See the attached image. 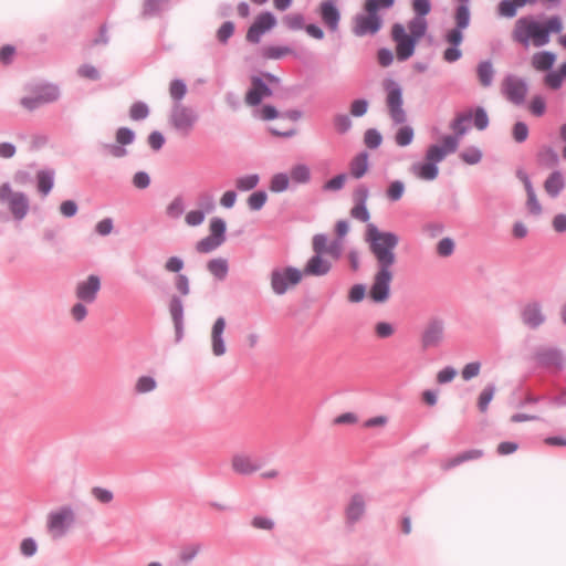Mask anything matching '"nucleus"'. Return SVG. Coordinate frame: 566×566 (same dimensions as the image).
Wrapping results in <instances>:
<instances>
[{"label": "nucleus", "mask_w": 566, "mask_h": 566, "mask_svg": "<svg viewBox=\"0 0 566 566\" xmlns=\"http://www.w3.org/2000/svg\"><path fill=\"white\" fill-rule=\"evenodd\" d=\"M366 240L377 261L368 296L375 303H385L390 296V284L395 275V249L398 237L391 232H381L374 224H368Z\"/></svg>", "instance_id": "1"}, {"label": "nucleus", "mask_w": 566, "mask_h": 566, "mask_svg": "<svg viewBox=\"0 0 566 566\" xmlns=\"http://www.w3.org/2000/svg\"><path fill=\"white\" fill-rule=\"evenodd\" d=\"M427 21L416 17L407 25L396 23L391 28V38L396 44V56L399 61H406L412 56L416 44L426 34Z\"/></svg>", "instance_id": "2"}, {"label": "nucleus", "mask_w": 566, "mask_h": 566, "mask_svg": "<svg viewBox=\"0 0 566 566\" xmlns=\"http://www.w3.org/2000/svg\"><path fill=\"white\" fill-rule=\"evenodd\" d=\"M395 0H366L365 12L354 19L353 32L358 36L375 34L382 24L379 11L394 6Z\"/></svg>", "instance_id": "3"}, {"label": "nucleus", "mask_w": 566, "mask_h": 566, "mask_svg": "<svg viewBox=\"0 0 566 566\" xmlns=\"http://www.w3.org/2000/svg\"><path fill=\"white\" fill-rule=\"evenodd\" d=\"M512 40L524 46L533 44L536 48L549 42V38L542 31V23L531 17H523L515 21Z\"/></svg>", "instance_id": "4"}, {"label": "nucleus", "mask_w": 566, "mask_h": 566, "mask_svg": "<svg viewBox=\"0 0 566 566\" xmlns=\"http://www.w3.org/2000/svg\"><path fill=\"white\" fill-rule=\"evenodd\" d=\"M75 520L71 507L64 506L51 512L46 520V530L53 539L61 538L71 528Z\"/></svg>", "instance_id": "5"}, {"label": "nucleus", "mask_w": 566, "mask_h": 566, "mask_svg": "<svg viewBox=\"0 0 566 566\" xmlns=\"http://www.w3.org/2000/svg\"><path fill=\"white\" fill-rule=\"evenodd\" d=\"M382 86L386 91V105L391 119L396 124H402L406 122V112L402 108V92L400 86L390 78H386L382 82Z\"/></svg>", "instance_id": "6"}, {"label": "nucleus", "mask_w": 566, "mask_h": 566, "mask_svg": "<svg viewBox=\"0 0 566 566\" xmlns=\"http://www.w3.org/2000/svg\"><path fill=\"white\" fill-rule=\"evenodd\" d=\"M303 275L301 270L292 266L273 270L271 273V286L273 292L277 295L286 293L302 281Z\"/></svg>", "instance_id": "7"}, {"label": "nucleus", "mask_w": 566, "mask_h": 566, "mask_svg": "<svg viewBox=\"0 0 566 566\" xmlns=\"http://www.w3.org/2000/svg\"><path fill=\"white\" fill-rule=\"evenodd\" d=\"M0 201L6 202L13 218L22 220L29 211V201L24 193L13 191L8 184L0 187Z\"/></svg>", "instance_id": "8"}, {"label": "nucleus", "mask_w": 566, "mask_h": 566, "mask_svg": "<svg viewBox=\"0 0 566 566\" xmlns=\"http://www.w3.org/2000/svg\"><path fill=\"white\" fill-rule=\"evenodd\" d=\"M198 119L197 113L185 105H176L170 114L169 120L171 126L184 136L190 134Z\"/></svg>", "instance_id": "9"}, {"label": "nucleus", "mask_w": 566, "mask_h": 566, "mask_svg": "<svg viewBox=\"0 0 566 566\" xmlns=\"http://www.w3.org/2000/svg\"><path fill=\"white\" fill-rule=\"evenodd\" d=\"M101 290V279L97 275H88L85 280L77 282L75 286V296L78 301L93 303L97 298Z\"/></svg>", "instance_id": "10"}, {"label": "nucleus", "mask_w": 566, "mask_h": 566, "mask_svg": "<svg viewBox=\"0 0 566 566\" xmlns=\"http://www.w3.org/2000/svg\"><path fill=\"white\" fill-rule=\"evenodd\" d=\"M502 93L510 102L522 104L527 94V85L522 78L509 76L502 82Z\"/></svg>", "instance_id": "11"}, {"label": "nucleus", "mask_w": 566, "mask_h": 566, "mask_svg": "<svg viewBox=\"0 0 566 566\" xmlns=\"http://www.w3.org/2000/svg\"><path fill=\"white\" fill-rule=\"evenodd\" d=\"M459 145L458 137L446 136L442 139V145H431L426 153V160L437 165L442 161L444 157L457 150Z\"/></svg>", "instance_id": "12"}, {"label": "nucleus", "mask_w": 566, "mask_h": 566, "mask_svg": "<svg viewBox=\"0 0 566 566\" xmlns=\"http://www.w3.org/2000/svg\"><path fill=\"white\" fill-rule=\"evenodd\" d=\"M312 248L314 252L323 253L329 260L336 261L342 255L343 243L340 240L328 243L324 234H316L313 237Z\"/></svg>", "instance_id": "13"}, {"label": "nucleus", "mask_w": 566, "mask_h": 566, "mask_svg": "<svg viewBox=\"0 0 566 566\" xmlns=\"http://www.w3.org/2000/svg\"><path fill=\"white\" fill-rule=\"evenodd\" d=\"M276 23L275 17L270 12L261 13L256 17L253 24L247 32V40L252 43H258L261 35L271 30Z\"/></svg>", "instance_id": "14"}, {"label": "nucleus", "mask_w": 566, "mask_h": 566, "mask_svg": "<svg viewBox=\"0 0 566 566\" xmlns=\"http://www.w3.org/2000/svg\"><path fill=\"white\" fill-rule=\"evenodd\" d=\"M331 269V260L323 253L314 252V255L307 261L302 272L304 275L323 276L326 275Z\"/></svg>", "instance_id": "15"}, {"label": "nucleus", "mask_w": 566, "mask_h": 566, "mask_svg": "<svg viewBox=\"0 0 566 566\" xmlns=\"http://www.w3.org/2000/svg\"><path fill=\"white\" fill-rule=\"evenodd\" d=\"M522 322L530 328H537L545 322V315L541 304L527 303L521 312Z\"/></svg>", "instance_id": "16"}, {"label": "nucleus", "mask_w": 566, "mask_h": 566, "mask_svg": "<svg viewBox=\"0 0 566 566\" xmlns=\"http://www.w3.org/2000/svg\"><path fill=\"white\" fill-rule=\"evenodd\" d=\"M272 95L270 87L260 78L252 77L251 88L245 94V103L251 106H255L261 103L265 97Z\"/></svg>", "instance_id": "17"}, {"label": "nucleus", "mask_w": 566, "mask_h": 566, "mask_svg": "<svg viewBox=\"0 0 566 566\" xmlns=\"http://www.w3.org/2000/svg\"><path fill=\"white\" fill-rule=\"evenodd\" d=\"M539 366L546 368L560 369L563 366V357L555 348H541L534 356Z\"/></svg>", "instance_id": "18"}, {"label": "nucleus", "mask_w": 566, "mask_h": 566, "mask_svg": "<svg viewBox=\"0 0 566 566\" xmlns=\"http://www.w3.org/2000/svg\"><path fill=\"white\" fill-rule=\"evenodd\" d=\"M226 328V319L223 317L217 318L211 329V345L212 352L216 356H221L226 353V344L222 334Z\"/></svg>", "instance_id": "19"}, {"label": "nucleus", "mask_w": 566, "mask_h": 566, "mask_svg": "<svg viewBox=\"0 0 566 566\" xmlns=\"http://www.w3.org/2000/svg\"><path fill=\"white\" fill-rule=\"evenodd\" d=\"M231 468L239 474L249 475L258 471L260 465L250 455L235 454L231 459Z\"/></svg>", "instance_id": "20"}, {"label": "nucleus", "mask_w": 566, "mask_h": 566, "mask_svg": "<svg viewBox=\"0 0 566 566\" xmlns=\"http://www.w3.org/2000/svg\"><path fill=\"white\" fill-rule=\"evenodd\" d=\"M321 18L327 28L335 31L339 21V12L332 0L323 1L319 6Z\"/></svg>", "instance_id": "21"}, {"label": "nucleus", "mask_w": 566, "mask_h": 566, "mask_svg": "<svg viewBox=\"0 0 566 566\" xmlns=\"http://www.w3.org/2000/svg\"><path fill=\"white\" fill-rule=\"evenodd\" d=\"M366 510V501L363 495L355 494L346 507L345 514L348 523H355L361 518Z\"/></svg>", "instance_id": "22"}, {"label": "nucleus", "mask_w": 566, "mask_h": 566, "mask_svg": "<svg viewBox=\"0 0 566 566\" xmlns=\"http://www.w3.org/2000/svg\"><path fill=\"white\" fill-rule=\"evenodd\" d=\"M443 339V326L441 323H431L422 334V346L424 348L438 346Z\"/></svg>", "instance_id": "23"}, {"label": "nucleus", "mask_w": 566, "mask_h": 566, "mask_svg": "<svg viewBox=\"0 0 566 566\" xmlns=\"http://www.w3.org/2000/svg\"><path fill=\"white\" fill-rule=\"evenodd\" d=\"M556 61V55L549 51L536 52L531 57V65L539 72H546L552 69Z\"/></svg>", "instance_id": "24"}, {"label": "nucleus", "mask_w": 566, "mask_h": 566, "mask_svg": "<svg viewBox=\"0 0 566 566\" xmlns=\"http://www.w3.org/2000/svg\"><path fill=\"white\" fill-rule=\"evenodd\" d=\"M536 0H502L497 11L501 17L513 18L517 10L526 4H533Z\"/></svg>", "instance_id": "25"}, {"label": "nucleus", "mask_w": 566, "mask_h": 566, "mask_svg": "<svg viewBox=\"0 0 566 566\" xmlns=\"http://www.w3.org/2000/svg\"><path fill=\"white\" fill-rule=\"evenodd\" d=\"M438 171L437 165L428 160L411 166V172L423 180H433L438 176Z\"/></svg>", "instance_id": "26"}, {"label": "nucleus", "mask_w": 566, "mask_h": 566, "mask_svg": "<svg viewBox=\"0 0 566 566\" xmlns=\"http://www.w3.org/2000/svg\"><path fill=\"white\" fill-rule=\"evenodd\" d=\"M368 170V155L367 153H360L356 155L350 164L349 171L354 178H361Z\"/></svg>", "instance_id": "27"}, {"label": "nucleus", "mask_w": 566, "mask_h": 566, "mask_svg": "<svg viewBox=\"0 0 566 566\" xmlns=\"http://www.w3.org/2000/svg\"><path fill=\"white\" fill-rule=\"evenodd\" d=\"M565 78H566V62L563 63L557 71L547 73L544 77V84L552 90H557L562 86L563 81Z\"/></svg>", "instance_id": "28"}, {"label": "nucleus", "mask_w": 566, "mask_h": 566, "mask_svg": "<svg viewBox=\"0 0 566 566\" xmlns=\"http://www.w3.org/2000/svg\"><path fill=\"white\" fill-rule=\"evenodd\" d=\"M564 186V178L559 171L549 175L544 184L545 191L552 197H556L563 190Z\"/></svg>", "instance_id": "29"}, {"label": "nucleus", "mask_w": 566, "mask_h": 566, "mask_svg": "<svg viewBox=\"0 0 566 566\" xmlns=\"http://www.w3.org/2000/svg\"><path fill=\"white\" fill-rule=\"evenodd\" d=\"M35 93L41 104L55 102L60 96L59 88L51 84L40 86Z\"/></svg>", "instance_id": "30"}, {"label": "nucleus", "mask_w": 566, "mask_h": 566, "mask_svg": "<svg viewBox=\"0 0 566 566\" xmlns=\"http://www.w3.org/2000/svg\"><path fill=\"white\" fill-rule=\"evenodd\" d=\"M38 180V190L43 195L46 196L52 187H53V174L50 171H39L36 175Z\"/></svg>", "instance_id": "31"}, {"label": "nucleus", "mask_w": 566, "mask_h": 566, "mask_svg": "<svg viewBox=\"0 0 566 566\" xmlns=\"http://www.w3.org/2000/svg\"><path fill=\"white\" fill-rule=\"evenodd\" d=\"M208 270L219 280H223L228 273V263L224 259H213L208 262Z\"/></svg>", "instance_id": "32"}, {"label": "nucleus", "mask_w": 566, "mask_h": 566, "mask_svg": "<svg viewBox=\"0 0 566 566\" xmlns=\"http://www.w3.org/2000/svg\"><path fill=\"white\" fill-rule=\"evenodd\" d=\"M523 181H524L525 189L527 192V208L532 213L539 214L542 211V208H541V205H539V202L536 198V195L533 190V187H532L530 180L527 179V177H525Z\"/></svg>", "instance_id": "33"}, {"label": "nucleus", "mask_w": 566, "mask_h": 566, "mask_svg": "<svg viewBox=\"0 0 566 566\" xmlns=\"http://www.w3.org/2000/svg\"><path fill=\"white\" fill-rule=\"evenodd\" d=\"M290 175L291 179L296 184H305L311 178L310 168L305 165H296L292 167Z\"/></svg>", "instance_id": "34"}, {"label": "nucleus", "mask_w": 566, "mask_h": 566, "mask_svg": "<svg viewBox=\"0 0 566 566\" xmlns=\"http://www.w3.org/2000/svg\"><path fill=\"white\" fill-rule=\"evenodd\" d=\"M493 67L490 62H482L478 66L479 81L483 86H489L493 80Z\"/></svg>", "instance_id": "35"}, {"label": "nucleus", "mask_w": 566, "mask_h": 566, "mask_svg": "<svg viewBox=\"0 0 566 566\" xmlns=\"http://www.w3.org/2000/svg\"><path fill=\"white\" fill-rule=\"evenodd\" d=\"M209 230H210V235L213 239L220 240V243L222 244L224 241L226 222L220 218H213L210 221Z\"/></svg>", "instance_id": "36"}, {"label": "nucleus", "mask_w": 566, "mask_h": 566, "mask_svg": "<svg viewBox=\"0 0 566 566\" xmlns=\"http://www.w3.org/2000/svg\"><path fill=\"white\" fill-rule=\"evenodd\" d=\"M564 25L559 17H551L542 24V31L549 38V33L562 32Z\"/></svg>", "instance_id": "37"}, {"label": "nucleus", "mask_w": 566, "mask_h": 566, "mask_svg": "<svg viewBox=\"0 0 566 566\" xmlns=\"http://www.w3.org/2000/svg\"><path fill=\"white\" fill-rule=\"evenodd\" d=\"M495 392V388L493 386L485 387L478 398V407L481 412H485L488 410L489 403L493 399Z\"/></svg>", "instance_id": "38"}, {"label": "nucleus", "mask_w": 566, "mask_h": 566, "mask_svg": "<svg viewBox=\"0 0 566 566\" xmlns=\"http://www.w3.org/2000/svg\"><path fill=\"white\" fill-rule=\"evenodd\" d=\"M290 184V178L285 174H276L273 176L270 185V189L273 192H282L287 189Z\"/></svg>", "instance_id": "39"}, {"label": "nucleus", "mask_w": 566, "mask_h": 566, "mask_svg": "<svg viewBox=\"0 0 566 566\" xmlns=\"http://www.w3.org/2000/svg\"><path fill=\"white\" fill-rule=\"evenodd\" d=\"M156 380L148 376H142L135 384V390L138 394H146L156 388Z\"/></svg>", "instance_id": "40"}, {"label": "nucleus", "mask_w": 566, "mask_h": 566, "mask_svg": "<svg viewBox=\"0 0 566 566\" xmlns=\"http://www.w3.org/2000/svg\"><path fill=\"white\" fill-rule=\"evenodd\" d=\"M219 245H221L220 240L213 239L211 235H209L200 240L197 243L196 249L200 253H208L217 249Z\"/></svg>", "instance_id": "41"}, {"label": "nucleus", "mask_w": 566, "mask_h": 566, "mask_svg": "<svg viewBox=\"0 0 566 566\" xmlns=\"http://www.w3.org/2000/svg\"><path fill=\"white\" fill-rule=\"evenodd\" d=\"M396 143L399 145V146H407L409 145L412 139H413V130L411 127L409 126H403L401 128L398 129L397 134H396Z\"/></svg>", "instance_id": "42"}, {"label": "nucleus", "mask_w": 566, "mask_h": 566, "mask_svg": "<svg viewBox=\"0 0 566 566\" xmlns=\"http://www.w3.org/2000/svg\"><path fill=\"white\" fill-rule=\"evenodd\" d=\"M259 182L258 175H249L241 178H238L235 181V186L239 190L248 191L253 189Z\"/></svg>", "instance_id": "43"}, {"label": "nucleus", "mask_w": 566, "mask_h": 566, "mask_svg": "<svg viewBox=\"0 0 566 566\" xmlns=\"http://www.w3.org/2000/svg\"><path fill=\"white\" fill-rule=\"evenodd\" d=\"M169 93L174 99H182L187 93L186 84L180 80L172 81L169 86Z\"/></svg>", "instance_id": "44"}, {"label": "nucleus", "mask_w": 566, "mask_h": 566, "mask_svg": "<svg viewBox=\"0 0 566 566\" xmlns=\"http://www.w3.org/2000/svg\"><path fill=\"white\" fill-rule=\"evenodd\" d=\"M185 210V205L181 198H175L167 207L166 213L168 217L177 219Z\"/></svg>", "instance_id": "45"}, {"label": "nucleus", "mask_w": 566, "mask_h": 566, "mask_svg": "<svg viewBox=\"0 0 566 566\" xmlns=\"http://www.w3.org/2000/svg\"><path fill=\"white\" fill-rule=\"evenodd\" d=\"M346 180L347 176L345 174H339L326 181L323 186V189L325 191H337L344 187Z\"/></svg>", "instance_id": "46"}, {"label": "nucleus", "mask_w": 566, "mask_h": 566, "mask_svg": "<svg viewBox=\"0 0 566 566\" xmlns=\"http://www.w3.org/2000/svg\"><path fill=\"white\" fill-rule=\"evenodd\" d=\"M333 123H334L335 129L340 134L348 132L352 127V120H350L349 116L346 114L336 115L334 117Z\"/></svg>", "instance_id": "47"}, {"label": "nucleus", "mask_w": 566, "mask_h": 566, "mask_svg": "<svg viewBox=\"0 0 566 566\" xmlns=\"http://www.w3.org/2000/svg\"><path fill=\"white\" fill-rule=\"evenodd\" d=\"M148 107L142 102L134 103L130 107L129 115L134 120L144 119L148 116Z\"/></svg>", "instance_id": "48"}, {"label": "nucleus", "mask_w": 566, "mask_h": 566, "mask_svg": "<svg viewBox=\"0 0 566 566\" xmlns=\"http://www.w3.org/2000/svg\"><path fill=\"white\" fill-rule=\"evenodd\" d=\"M457 28L465 29L470 22V12L467 6H460L455 13Z\"/></svg>", "instance_id": "49"}, {"label": "nucleus", "mask_w": 566, "mask_h": 566, "mask_svg": "<svg viewBox=\"0 0 566 566\" xmlns=\"http://www.w3.org/2000/svg\"><path fill=\"white\" fill-rule=\"evenodd\" d=\"M530 112L535 116H542L546 109L545 99L542 96H534L528 105Z\"/></svg>", "instance_id": "50"}, {"label": "nucleus", "mask_w": 566, "mask_h": 566, "mask_svg": "<svg viewBox=\"0 0 566 566\" xmlns=\"http://www.w3.org/2000/svg\"><path fill=\"white\" fill-rule=\"evenodd\" d=\"M266 198L263 191L253 192L248 199V205L252 210H259L264 206Z\"/></svg>", "instance_id": "51"}, {"label": "nucleus", "mask_w": 566, "mask_h": 566, "mask_svg": "<svg viewBox=\"0 0 566 566\" xmlns=\"http://www.w3.org/2000/svg\"><path fill=\"white\" fill-rule=\"evenodd\" d=\"M480 370L481 364L479 361H473L463 367L461 375L464 380H470L471 378L476 377L480 374Z\"/></svg>", "instance_id": "52"}, {"label": "nucleus", "mask_w": 566, "mask_h": 566, "mask_svg": "<svg viewBox=\"0 0 566 566\" xmlns=\"http://www.w3.org/2000/svg\"><path fill=\"white\" fill-rule=\"evenodd\" d=\"M36 551H38V546L33 538L28 537V538L22 539V542L20 544V552L22 555H24L27 557H31L36 553Z\"/></svg>", "instance_id": "53"}, {"label": "nucleus", "mask_w": 566, "mask_h": 566, "mask_svg": "<svg viewBox=\"0 0 566 566\" xmlns=\"http://www.w3.org/2000/svg\"><path fill=\"white\" fill-rule=\"evenodd\" d=\"M473 122H474V126L480 130L488 127L489 117L483 108L479 107L475 109V112L473 114Z\"/></svg>", "instance_id": "54"}, {"label": "nucleus", "mask_w": 566, "mask_h": 566, "mask_svg": "<svg viewBox=\"0 0 566 566\" xmlns=\"http://www.w3.org/2000/svg\"><path fill=\"white\" fill-rule=\"evenodd\" d=\"M375 333L379 338H388L394 335L395 328L390 323L379 322L375 326Z\"/></svg>", "instance_id": "55"}, {"label": "nucleus", "mask_w": 566, "mask_h": 566, "mask_svg": "<svg viewBox=\"0 0 566 566\" xmlns=\"http://www.w3.org/2000/svg\"><path fill=\"white\" fill-rule=\"evenodd\" d=\"M453 250H454V242L449 238H444V239L440 240L437 245V252L441 256L451 255Z\"/></svg>", "instance_id": "56"}, {"label": "nucleus", "mask_w": 566, "mask_h": 566, "mask_svg": "<svg viewBox=\"0 0 566 566\" xmlns=\"http://www.w3.org/2000/svg\"><path fill=\"white\" fill-rule=\"evenodd\" d=\"M368 102L366 99H355L350 104V114L360 117L367 113Z\"/></svg>", "instance_id": "57"}, {"label": "nucleus", "mask_w": 566, "mask_h": 566, "mask_svg": "<svg viewBox=\"0 0 566 566\" xmlns=\"http://www.w3.org/2000/svg\"><path fill=\"white\" fill-rule=\"evenodd\" d=\"M381 135L376 129H368L365 133V144L369 148H376L381 143Z\"/></svg>", "instance_id": "58"}, {"label": "nucleus", "mask_w": 566, "mask_h": 566, "mask_svg": "<svg viewBox=\"0 0 566 566\" xmlns=\"http://www.w3.org/2000/svg\"><path fill=\"white\" fill-rule=\"evenodd\" d=\"M134 140V133L129 128L122 127L116 132V143L125 146Z\"/></svg>", "instance_id": "59"}, {"label": "nucleus", "mask_w": 566, "mask_h": 566, "mask_svg": "<svg viewBox=\"0 0 566 566\" xmlns=\"http://www.w3.org/2000/svg\"><path fill=\"white\" fill-rule=\"evenodd\" d=\"M205 220V212L201 210H191L189 211L186 217L185 221L190 227L199 226Z\"/></svg>", "instance_id": "60"}, {"label": "nucleus", "mask_w": 566, "mask_h": 566, "mask_svg": "<svg viewBox=\"0 0 566 566\" xmlns=\"http://www.w3.org/2000/svg\"><path fill=\"white\" fill-rule=\"evenodd\" d=\"M403 189V184L401 181H394L387 190V196L390 200L397 201L402 197Z\"/></svg>", "instance_id": "61"}, {"label": "nucleus", "mask_w": 566, "mask_h": 566, "mask_svg": "<svg viewBox=\"0 0 566 566\" xmlns=\"http://www.w3.org/2000/svg\"><path fill=\"white\" fill-rule=\"evenodd\" d=\"M290 53L287 48L269 46L264 48L263 55L268 59H281Z\"/></svg>", "instance_id": "62"}, {"label": "nucleus", "mask_w": 566, "mask_h": 566, "mask_svg": "<svg viewBox=\"0 0 566 566\" xmlns=\"http://www.w3.org/2000/svg\"><path fill=\"white\" fill-rule=\"evenodd\" d=\"M92 494L101 503H109L113 500V493L103 488H93Z\"/></svg>", "instance_id": "63"}, {"label": "nucleus", "mask_w": 566, "mask_h": 566, "mask_svg": "<svg viewBox=\"0 0 566 566\" xmlns=\"http://www.w3.org/2000/svg\"><path fill=\"white\" fill-rule=\"evenodd\" d=\"M528 136V128L527 126L522 123V122H518L514 125V128H513V137L514 139L517 142V143H522L524 142Z\"/></svg>", "instance_id": "64"}]
</instances>
